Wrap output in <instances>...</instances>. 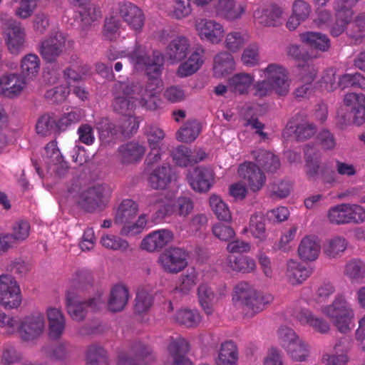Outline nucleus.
Segmentation results:
<instances>
[{
	"mask_svg": "<svg viewBox=\"0 0 365 365\" xmlns=\"http://www.w3.org/2000/svg\"><path fill=\"white\" fill-rule=\"evenodd\" d=\"M22 302L20 287L11 275H0V304L5 309L18 308Z\"/></svg>",
	"mask_w": 365,
	"mask_h": 365,
	"instance_id": "9",
	"label": "nucleus"
},
{
	"mask_svg": "<svg viewBox=\"0 0 365 365\" xmlns=\"http://www.w3.org/2000/svg\"><path fill=\"white\" fill-rule=\"evenodd\" d=\"M252 155L258 165L267 172H276L280 167L279 159L273 153L259 149L253 151Z\"/></svg>",
	"mask_w": 365,
	"mask_h": 365,
	"instance_id": "38",
	"label": "nucleus"
},
{
	"mask_svg": "<svg viewBox=\"0 0 365 365\" xmlns=\"http://www.w3.org/2000/svg\"><path fill=\"white\" fill-rule=\"evenodd\" d=\"M200 152V156H195L190 148L180 145L173 151V158L178 165L187 167L205 159L206 155L205 151Z\"/></svg>",
	"mask_w": 365,
	"mask_h": 365,
	"instance_id": "39",
	"label": "nucleus"
},
{
	"mask_svg": "<svg viewBox=\"0 0 365 365\" xmlns=\"http://www.w3.org/2000/svg\"><path fill=\"white\" fill-rule=\"evenodd\" d=\"M187 252L184 249L170 247L159 255L158 263L165 272L177 274L187 267Z\"/></svg>",
	"mask_w": 365,
	"mask_h": 365,
	"instance_id": "8",
	"label": "nucleus"
},
{
	"mask_svg": "<svg viewBox=\"0 0 365 365\" xmlns=\"http://www.w3.org/2000/svg\"><path fill=\"white\" fill-rule=\"evenodd\" d=\"M238 349L232 341H225L220 344L217 356L215 359L216 365H237Z\"/></svg>",
	"mask_w": 365,
	"mask_h": 365,
	"instance_id": "33",
	"label": "nucleus"
},
{
	"mask_svg": "<svg viewBox=\"0 0 365 365\" xmlns=\"http://www.w3.org/2000/svg\"><path fill=\"white\" fill-rule=\"evenodd\" d=\"M109 188L104 185L97 184L82 190L76 196V202L87 211H92L108 199Z\"/></svg>",
	"mask_w": 365,
	"mask_h": 365,
	"instance_id": "11",
	"label": "nucleus"
},
{
	"mask_svg": "<svg viewBox=\"0 0 365 365\" xmlns=\"http://www.w3.org/2000/svg\"><path fill=\"white\" fill-rule=\"evenodd\" d=\"M193 210L194 202L190 197L180 196L176 199L174 203L175 214L180 217H187Z\"/></svg>",
	"mask_w": 365,
	"mask_h": 365,
	"instance_id": "61",
	"label": "nucleus"
},
{
	"mask_svg": "<svg viewBox=\"0 0 365 365\" xmlns=\"http://www.w3.org/2000/svg\"><path fill=\"white\" fill-rule=\"evenodd\" d=\"M255 77L251 73L241 72L233 75L228 80V88L238 94L247 93L249 88L254 83Z\"/></svg>",
	"mask_w": 365,
	"mask_h": 365,
	"instance_id": "37",
	"label": "nucleus"
},
{
	"mask_svg": "<svg viewBox=\"0 0 365 365\" xmlns=\"http://www.w3.org/2000/svg\"><path fill=\"white\" fill-rule=\"evenodd\" d=\"M192 188L199 192L208 191L214 182V173L212 169L205 167L195 168L189 176Z\"/></svg>",
	"mask_w": 365,
	"mask_h": 365,
	"instance_id": "24",
	"label": "nucleus"
},
{
	"mask_svg": "<svg viewBox=\"0 0 365 365\" xmlns=\"http://www.w3.org/2000/svg\"><path fill=\"white\" fill-rule=\"evenodd\" d=\"M318 73V69L314 64L299 66L297 68V78L299 83L312 85Z\"/></svg>",
	"mask_w": 365,
	"mask_h": 365,
	"instance_id": "60",
	"label": "nucleus"
},
{
	"mask_svg": "<svg viewBox=\"0 0 365 365\" xmlns=\"http://www.w3.org/2000/svg\"><path fill=\"white\" fill-rule=\"evenodd\" d=\"M46 319L44 314L34 312L22 317H19L16 332L25 341H31L39 338L45 331Z\"/></svg>",
	"mask_w": 365,
	"mask_h": 365,
	"instance_id": "7",
	"label": "nucleus"
},
{
	"mask_svg": "<svg viewBox=\"0 0 365 365\" xmlns=\"http://www.w3.org/2000/svg\"><path fill=\"white\" fill-rule=\"evenodd\" d=\"M86 365H108L107 351L98 345L88 347L86 356Z\"/></svg>",
	"mask_w": 365,
	"mask_h": 365,
	"instance_id": "53",
	"label": "nucleus"
},
{
	"mask_svg": "<svg viewBox=\"0 0 365 365\" xmlns=\"http://www.w3.org/2000/svg\"><path fill=\"white\" fill-rule=\"evenodd\" d=\"M359 0H336L334 9L336 11V21L331 29L334 36L341 34L346 26L351 23L353 12L351 8L356 5Z\"/></svg>",
	"mask_w": 365,
	"mask_h": 365,
	"instance_id": "16",
	"label": "nucleus"
},
{
	"mask_svg": "<svg viewBox=\"0 0 365 365\" xmlns=\"http://www.w3.org/2000/svg\"><path fill=\"white\" fill-rule=\"evenodd\" d=\"M118 158L123 164H132L142 159L145 148L136 142H130L118 148Z\"/></svg>",
	"mask_w": 365,
	"mask_h": 365,
	"instance_id": "30",
	"label": "nucleus"
},
{
	"mask_svg": "<svg viewBox=\"0 0 365 365\" xmlns=\"http://www.w3.org/2000/svg\"><path fill=\"white\" fill-rule=\"evenodd\" d=\"M177 323L186 327H195L201 322L200 313L195 309H180L177 311L173 317Z\"/></svg>",
	"mask_w": 365,
	"mask_h": 365,
	"instance_id": "50",
	"label": "nucleus"
},
{
	"mask_svg": "<svg viewBox=\"0 0 365 365\" xmlns=\"http://www.w3.org/2000/svg\"><path fill=\"white\" fill-rule=\"evenodd\" d=\"M345 203L331 207L327 213L329 221L335 225H344L347 223V216Z\"/></svg>",
	"mask_w": 365,
	"mask_h": 365,
	"instance_id": "63",
	"label": "nucleus"
},
{
	"mask_svg": "<svg viewBox=\"0 0 365 365\" xmlns=\"http://www.w3.org/2000/svg\"><path fill=\"white\" fill-rule=\"evenodd\" d=\"M78 12L83 29L88 28L101 18V9L95 4L82 6Z\"/></svg>",
	"mask_w": 365,
	"mask_h": 365,
	"instance_id": "55",
	"label": "nucleus"
},
{
	"mask_svg": "<svg viewBox=\"0 0 365 365\" xmlns=\"http://www.w3.org/2000/svg\"><path fill=\"white\" fill-rule=\"evenodd\" d=\"M201 127L199 122L195 120L186 122L176 134L177 139L183 143L193 142L199 135Z\"/></svg>",
	"mask_w": 365,
	"mask_h": 365,
	"instance_id": "48",
	"label": "nucleus"
},
{
	"mask_svg": "<svg viewBox=\"0 0 365 365\" xmlns=\"http://www.w3.org/2000/svg\"><path fill=\"white\" fill-rule=\"evenodd\" d=\"M232 300L242 307L245 317H252L272 301V297L262 295L250 284L242 282L235 287Z\"/></svg>",
	"mask_w": 365,
	"mask_h": 365,
	"instance_id": "4",
	"label": "nucleus"
},
{
	"mask_svg": "<svg viewBox=\"0 0 365 365\" xmlns=\"http://www.w3.org/2000/svg\"><path fill=\"white\" fill-rule=\"evenodd\" d=\"M148 222L147 216L140 215L135 222L128 221L122 225L120 234L125 237H134L140 234L145 229Z\"/></svg>",
	"mask_w": 365,
	"mask_h": 365,
	"instance_id": "52",
	"label": "nucleus"
},
{
	"mask_svg": "<svg viewBox=\"0 0 365 365\" xmlns=\"http://www.w3.org/2000/svg\"><path fill=\"white\" fill-rule=\"evenodd\" d=\"M277 337L282 348L287 356L297 362H304L310 356L309 344L292 328L281 326L277 330Z\"/></svg>",
	"mask_w": 365,
	"mask_h": 365,
	"instance_id": "6",
	"label": "nucleus"
},
{
	"mask_svg": "<svg viewBox=\"0 0 365 365\" xmlns=\"http://www.w3.org/2000/svg\"><path fill=\"white\" fill-rule=\"evenodd\" d=\"M174 238L172 231L161 229L153 231L147 235L141 241L140 249L149 252L160 250L163 247L171 242Z\"/></svg>",
	"mask_w": 365,
	"mask_h": 365,
	"instance_id": "22",
	"label": "nucleus"
},
{
	"mask_svg": "<svg viewBox=\"0 0 365 365\" xmlns=\"http://www.w3.org/2000/svg\"><path fill=\"white\" fill-rule=\"evenodd\" d=\"M57 127L58 125L55 118L48 114H45L38 119L36 129L38 134L46 136L56 132Z\"/></svg>",
	"mask_w": 365,
	"mask_h": 365,
	"instance_id": "58",
	"label": "nucleus"
},
{
	"mask_svg": "<svg viewBox=\"0 0 365 365\" xmlns=\"http://www.w3.org/2000/svg\"><path fill=\"white\" fill-rule=\"evenodd\" d=\"M214 9L217 17L235 21L246 14L247 5L245 1L238 0H217Z\"/></svg>",
	"mask_w": 365,
	"mask_h": 365,
	"instance_id": "15",
	"label": "nucleus"
},
{
	"mask_svg": "<svg viewBox=\"0 0 365 365\" xmlns=\"http://www.w3.org/2000/svg\"><path fill=\"white\" fill-rule=\"evenodd\" d=\"M48 324V335L53 339H59L66 329V317L61 308L49 306L46 309Z\"/></svg>",
	"mask_w": 365,
	"mask_h": 365,
	"instance_id": "23",
	"label": "nucleus"
},
{
	"mask_svg": "<svg viewBox=\"0 0 365 365\" xmlns=\"http://www.w3.org/2000/svg\"><path fill=\"white\" fill-rule=\"evenodd\" d=\"M284 10L277 4L258 8L254 12L255 21L266 27H277L282 24Z\"/></svg>",
	"mask_w": 365,
	"mask_h": 365,
	"instance_id": "17",
	"label": "nucleus"
},
{
	"mask_svg": "<svg viewBox=\"0 0 365 365\" xmlns=\"http://www.w3.org/2000/svg\"><path fill=\"white\" fill-rule=\"evenodd\" d=\"M66 44V35L61 31H55L41 42L40 53L46 61L53 62L63 53Z\"/></svg>",
	"mask_w": 365,
	"mask_h": 365,
	"instance_id": "14",
	"label": "nucleus"
},
{
	"mask_svg": "<svg viewBox=\"0 0 365 365\" xmlns=\"http://www.w3.org/2000/svg\"><path fill=\"white\" fill-rule=\"evenodd\" d=\"M239 175L243 178L253 191L259 190L264 185L266 178L260 169L251 162H245L240 165Z\"/></svg>",
	"mask_w": 365,
	"mask_h": 365,
	"instance_id": "26",
	"label": "nucleus"
},
{
	"mask_svg": "<svg viewBox=\"0 0 365 365\" xmlns=\"http://www.w3.org/2000/svg\"><path fill=\"white\" fill-rule=\"evenodd\" d=\"M26 88L24 78L18 73H9L0 78V94L7 98L20 96Z\"/></svg>",
	"mask_w": 365,
	"mask_h": 365,
	"instance_id": "19",
	"label": "nucleus"
},
{
	"mask_svg": "<svg viewBox=\"0 0 365 365\" xmlns=\"http://www.w3.org/2000/svg\"><path fill=\"white\" fill-rule=\"evenodd\" d=\"M197 297L199 302L207 315L212 313V304L218 300L217 295L212 288L207 284L202 283L197 288Z\"/></svg>",
	"mask_w": 365,
	"mask_h": 365,
	"instance_id": "43",
	"label": "nucleus"
},
{
	"mask_svg": "<svg viewBox=\"0 0 365 365\" xmlns=\"http://www.w3.org/2000/svg\"><path fill=\"white\" fill-rule=\"evenodd\" d=\"M138 126L139 124L136 118L132 114H128L127 115H123L116 125V128L118 133L122 134L125 137H128L136 132Z\"/></svg>",
	"mask_w": 365,
	"mask_h": 365,
	"instance_id": "57",
	"label": "nucleus"
},
{
	"mask_svg": "<svg viewBox=\"0 0 365 365\" xmlns=\"http://www.w3.org/2000/svg\"><path fill=\"white\" fill-rule=\"evenodd\" d=\"M138 212V204L130 199H126L120 204L114 220L115 225H122L135 218Z\"/></svg>",
	"mask_w": 365,
	"mask_h": 365,
	"instance_id": "41",
	"label": "nucleus"
},
{
	"mask_svg": "<svg viewBox=\"0 0 365 365\" xmlns=\"http://www.w3.org/2000/svg\"><path fill=\"white\" fill-rule=\"evenodd\" d=\"M40 59L37 55L27 54L23 57L21 61V73L28 78L35 77L40 71Z\"/></svg>",
	"mask_w": 365,
	"mask_h": 365,
	"instance_id": "54",
	"label": "nucleus"
},
{
	"mask_svg": "<svg viewBox=\"0 0 365 365\" xmlns=\"http://www.w3.org/2000/svg\"><path fill=\"white\" fill-rule=\"evenodd\" d=\"M235 62L232 55L228 51H221L214 58V73L222 77L235 69Z\"/></svg>",
	"mask_w": 365,
	"mask_h": 365,
	"instance_id": "40",
	"label": "nucleus"
},
{
	"mask_svg": "<svg viewBox=\"0 0 365 365\" xmlns=\"http://www.w3.org/2000/svg\"><path fill=\"white\" fill-rule=\"evenodd\" d=\"M126 57H128L135 71H145L146 72L149 78L147 84H150L155 80L158 81V93L161 88V81L159 76L161 73L164 59L161 53L156 51L150 56L145 47L136 46L133 51L127 53Z\"/></svg>",
	"mask_w": 365,
	"mask_h": 365,
	"instance_id": "3",
	"label": "nucleus"
},
{
	"mask_svg": "<svg viewBox=\"0 0 365 365\" xmlns=\"http://www.w3.org/2000/svg\"><path fill=\"white\" fill-rule=\"evenodd\" d=\"M210 207L216 217L221 221L230 222L232 213L227 205L217 195H212L209 199Z\"/></svg>",
	"mask_w": 365,
	"mask_h": 365,
	"instance_id": "51",
	"label": "nucleus"
},
{
	"mask_svg": "<svg viewBox=\"0 0 365 365\" xmlns=\"http://www.w3.org/2000/svg\"><path fill=\"white\" fill-rule=\"evenodd\" d=\"M225 267L228 272L246 274L255 271L256 263L247 255H229L225 259Z\"/></svg>",
	"mask_w": 365,
	"mask_h": 365,
	"instance_id": "28",
	"label": "nucleus"
},
{
	"mask_svg": "<svg viewBox=\"0 0 365 365\" xmlns=\"http://www.w3.org/2000/svg\"><path fill=\"white\" fill-rule=\"evenodd\" d=\"M170 167L163 164L156 168L150 175L148 182L154 189H165L173 179Z\"/></svg>",
	"mask_w": 365,
	"mask_h": 365,
	"instance_id": "35",
	"label": "nucleus"
},
{
	"mask_svg": "<svg viewBox=\"0 0 365 365\" xmlns=\"http://www.w3.org/2000/svg\"><path fill=\"white\" fill-rule=\"evenodd\" d=\"M195 29L202 41L214 45L219 44L225 36L224 26L213 19H198L195 21Z\"/></svg>",
	"mask_w": 365,
	"mask_h": 365,
	"instance_id": "12",
	"label": "nucleus"
},
{
	"mask_svg": "<svg viewBox=\"0 0 365 365\" xmlns=\"http://www.w3.org/2000/svg\"><path fill=\"white\" fill-rule=\"evenodd\" d=\"M249 232L252 236L260 242L264 241L267 237L265 219L261 213L252 215L250 220L249 226L244 230Z\"/></svg>",
	"mask_w": 365,
	"mask_h": 365,
	"instance_id": "47",
	"label": "nucleus"
},
{
	"mask_svg": "<svg viewBox=\"0 0 365 365\" xmlns=\"http://www.w3.org/2000/svg\"><path fill=\"white\" fill-rule=\"evenodd\" d=\"M241 62L247 67H254L259 63V49L257 44L253 43L246 47L242 55Z\"/></svg>",
	"mask_w": 365,
	"mask_h": 365,
	"instance_id": "59",
	"label": "nucleus"
},
{
	"mask_svg": "<svg viewBox=\"0 0 365 365\" xmlns=\"http://www.w3.org/2000/svg\"><path fill=\"white\" fill-rule=\"evenodd\" d=\"M347 240L341 236H334L328 239L324 245V254L330 257L335 258L340 256L347 248Z\"/></svg>",
	"mask_w": 365,
	"mask_h": 365,
	"instance_id": "46",
	"label": "nucleus"
},
{
	"mask_svg": "<svg viewBox=\"0 0 365 365\" xmlns=\"http://www.w3.org/2000/svg\"><path fill=\"white\" fill-rule=\"evenodd\" d=\"M128 299V289L123 284H115L110 290L108 300V309L113 312L122 311L125 307Z\"/></svg>",
	"mask_w": 365,
	"mask_h": 365,
	"instance_id": "32",
	"label": "nucleus"
},
{
	"mask_svg": "<svg viewBox=\"0 0 365 365\" xmlns=\"http://www.w3.org/2000/svg\"><path fill=\"white\" fill-rule=\"evenodd\" d=\"M310 270L299 262L289 260L287 263L286 276L292 285H297L304 282L310 275Z\"/></svg>",
	"mask_w": 365,
	"mask_h": 365,
	"instance_id": "42",
	"label": "nucleus"
},
{
	"mask_svg": "<svg viewBox=\"0 0 365 365\" xmlns=\"http://www.w3.org/2000/svg\"><path fill=\"white\" fill-rule=\"evenodd\" d=\"M347 223L361 224L365 221V209L358 205L345 203Z\"/></svg>",
	"mask_w": 365,
	"mask_h": 365,
	"instance_id": "62",
	"label": "nucleus"
},
{
	"mask_svg": "<svg viewBox=\"0 0 365 365\" xmlns=\"http://www.w3.org/2000/svg\"><path fill=\"white\" fill-rule=\"evenodd\" d=\"M321 312L332 322L339 332L346 334L351 331L354 310L344 297L337 296L331 304L322 307Z\"/></svg>",
	"mask_w": 365,
	"mask_h": 365,
	"instance_id": "5",
	"label": "nucleus"
},
{
	"mask_svg": "<svg viewBox=\"0 0 365 365\" xmlns=\"http://www.w3.org/2000/svg\"><path fill=\"white\" fill-rule=\"evenodd\" d=\"M36 7L37 0H20L14 14L21 19H26L32 16Z\"/></svg>",
	"mask_w": 365,
	"mask_h": 365,
	"instance_id": "64",
	"label": "nucleus"
},
{
	"mask_svg": "<svg viewBox=\"0 0 365 365\" xmlns=\"http://www.w3.org/2000/svg\"><path fill=\"white\" fill-rule=\"evenodd\" d=\"M158 81L145 86L138 81H118L114 86L113 110L123 115H130L137 106L148 110L156 108Z\"/></svg>",
	"mask_w": 365,
	"mask_h": 365,
	"instance_id": "1",
	"label": "nucleus"
},
{
	"mask_svg": "<svg viewBox=\"0 0 365 365\" xmlns=\"http://www.w3.org/2000/svg\"><path fill=\"white\" fill-rule=\"evenodd\" d=\"M190 350L188 341L181 337L171 338L168 346V363L169 365H192V361L185 356Z\"/></svg>",
	"mask_w": 365,
	"mask_h": 365,
	"instance_id": "18",
	"label": "nucleus"
},
{
	"mask_svg": "<svg viewBox=\"0 0 365 365\" xmlns=\"http://www.w3.org/2000/svg\"><path fill=\"white\" fill-rule=\"evenodd\" d=\"M119 14L130 29L137 34L142 31L145 17L139 7L130 2L123 3L120 5Z\"/></svg>",
	"mask_w": 365,
	"mask_h": 365,
	"instance_id": "20",
	"label": "nucleus"
},
{
	"mask_svg": "<svg viewBox=\"0 0 365 365\" xmlns=\"http://www.w3.org/2000/svg\"><path fill=\"white\" fill-rule=\"evenodd\" d=\"M304 155L306 177L309 180L316 182L324 170L321 165V154L313 147L307 146Z\"/></svg>",
	"mask_w": 365,
	"mask_h": 365,
	"instance_id": "27",
	"label": "nucleus"
},
{
	"mask_svg": "<svg viewBox=\"0 0 365 365\" xmlns=\"http://www.w3.org/2000/svg\"><path fill=\"white\" fill-rule=\"evenodd\" d=\"M44 159L47 164L51 166H56L53 170L59 173V169L66 168L63 158L57 147L56 141H51L45 147Z\"/></svg>",
	"mask_w": 365,
	"mask_h": 365,
	"instance_id": "45",
	"label": "nucleus"
},
{
	"mask_svg": "<svg viewBox=\"0 0 365 365\" xmlns=\"http://www.w3.org/2000/svg\"><path fill=\"white\" fill-rule=\"evenodd\" d=\"M191 48L190 41L185 36L174 38L167 46L165 58L171 64L178 63L184 60Z\"/></svg>",
	"mask_w": 365,
	"mask_h": 365,
	"instance_id": "21",
	"label": "nucleus"
},
{
	"mask_svg": "<svg viewBox=\"0 0 365 365\" xmlns=\"http://www.w3.org/2000/svg\"><path fill=\"white\" fill-rule=\"evenodd\" d=\"M344 103L350 108L354 122L356 125H361L365 121V96L361 93H347Z\"/></svg>",
	"mask_w": 365,
	"mask_h": 365,
	"instance_id": "29",
	"label": "nucleus"
},
{
	"mask_svg": "<svg viewBox=\"0 0 365 365\" xmlns=\"http://www.w3.org/2000/svg\"><path fill=\"white\" fill-rule=\"evenodd\" d=\"M100 242L104 248L112 251L125 253L132 250L129 242L126 240L112 234L102 235Z\"/></svg>",
	"mask_w": 365,
	"mask_h": 365,
	"instance_id": "44",
	"label": "nucleus"
},
{
	"mask_svg": "<svg viewBox=\"0 0 365 365\" xmlns=\"http://www.w3.org/2000/svg\"><path fill=\"white\" fill-rule=\"evenodd\" d=\"M320 244L318 239L314 236L304 237L298 247V255L304 261L315 260L320 252Z\"/></svg>",
	"mask_w": 365,
	"mask_h": 365,
	"instance_id": "34",
	"label": "nucleus"
},
{
	"mask_svg": "<svg viewBox=\"0 0 365 365\" xmlns=\"http://www.w3.org/2000/svg\"><path fill=\"white\" fill-rule=\"evenodd\" d=\"M204 49L196 48L189 58L182 63L177 71L180 77H187L197 71L204 63Z\"/></svg>",
	"mask_w": 365,
	"mask_h": 365,
	"instance_id": "31",
	"label": "nucleus"
},
{
	"mask_svg": "<svg viewBox=\"0 0 365 365\" xmlns=\"http://www.w3.org/2000/svg\"><path fill=\"white\" fill-rule=\"evenodd\" d=\"M299 38L303 43L322 52L327 51L331 46V42L327 36L319 32H304L299 35Z\"/></svg>",
	"mask_w": 365,
	"mask_h": 365,
	"instance_id": "36",
	"label": "nucleus"
},
{
	"mask_svg": "<svg viewBox=\"0 0 365 365\" xmlns=\"http://www.w3.org/2000/svg\"><path fill=\"white\" fill-rule=\"evenodd\" d=\"M103 300L99 294L88 302H82L73 292H67L66 308L70 317L75 321H82L86 314L87 308L96 310L101 308Z\"/></svg>",
	"mask_w": 365,
	"mask_h": 365,
	"instance_id": "10",
	"label": "nucleus"
},
{
	"mask_svg": "<svg viewBox=\"0 0 365 365\" xmlns=\"http://www.w3.org/2000/svg\"><path fill=\"white\" fill-rule=\"evenodd\" d=\"M259 73L263 80L254 84L256 96L264 97L274 91L279 95H285L288 93L290 85L284 67L277 63H270L260 69Z\"/></svg>",
	"mask_w": 365,
	"mask_h": 365,
	"instance_id": "2",
	"label": "nucleus"
},
{
	"mask_svg": "<svg viewBox=\"0 0 365 365\" xmlns=\"http://www.w3.org/2000/svg\"><path fill=\"white\" fill-rule=\"evenodd\" d=\"M294 318L302 325H307L314 331L326 334L330 329V324L324 318L316 316L310 310L302 309L294 314Z\"/></svg>",
	"mask_w": 365,
	"mask_h": 365,
	"instance_id": "25",
	"label": "nucleus"
},
{
	"mask_svg": "<svg viewBox=\"0 0 365 365\" xmlns=\"http://www.w3.org/2000/svg\"><path fill=\"white\" fill-rule=\"evenodd\" d=\"M4 40L9 52L18 54L24 48L26 31L20 22L14 19L9 20L4 30Z\"/></svg>",
	"mask_w": 365,
	"mask_h": 365,
	"instance_id": "13",
	"label": "nucleus"
},
{
	"mask_svg": "<svg viewBox=\"0 0 365 365\" xmlns=\"http://www.w3.org/2000/svg\"><path fill=\"white\" fill-rule=\"evenodd\" d=\"M248 41V35L242 31H233L227 33L224 39V46L230 52L239 51Z\"/></svg>",
	"mask_w": 365,
	"mask_h": 365,
	"instance_id": "49",
	"label": "nucleus"
},
{
	"mask_svg": "<svg viewBox=\"0 0 365 365\" xmlns=\"http://www.w3.org/2000/svg\"><path fill=\"white\" fill-rule=\"evenodd\" d=\"M344 273L351 280L359 281L365 277V264L360 260H351L345 265Z\"/></svg>",
	"mask_w": 365,
	"mask_h": 365,
	"instance_id": "56",
	"label": "nucleus"
}]
</instances>
